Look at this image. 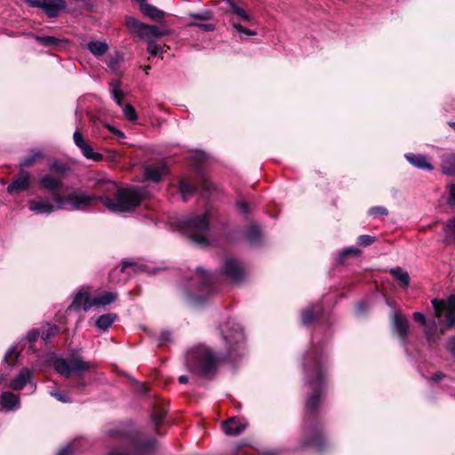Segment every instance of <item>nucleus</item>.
Segmentation results:
<instances>
[{"label": "nucleus", "instance_id": "nucleus-1", "mask_svg": "<svg viewBox=\"0 0 455 455\" xmlns=\"http://www.w3.org/2000/svg\"><path fill=\"white\" fill-rule=\"evenodd\" d=\"M144 196L143 189L125 188L116 190L114 199L107 196L91 195L82 190H75L65 196L60 192H53L51 202L46 198H36L28 201V209L37 215H49L58 210L89 211L101 202L113 212H127L133 211L141 203Z\"/></svg>", "mask_w": 455, "mask_h": 455}, {"label": "nucleus", "instance_id": "nucleus-2", "mask_svg": "<svg viewBox=\"0 0 455 455\" xmlns=\"http://www.w3.org/2000/svg\"><path fill=\"white\" fill-rule=\"evenodd\" d=\"M326 370V355L323 348L312 344L303 359L304 380L310 389L306 409L311 413L316 411L323 395Z\"/></svg>", "mask_w": 455, "mask_h": 455}, {"label": "nucleus", "instance_id": "nucleus-3", "mask_svg": "<svg viewBox=\"0 0 455 455\" xmlns=\"http://www.w3.org/2000/svg\"><path fill=\"white\" fill-rule=\"evenodd\" d=\"M53 366L58 373L66 378L71 375L77 378V382L73 385V388L76 390H82L87 385L83 378V373L94 369L93 363L85 361L78 355H72L68 358H56L53 362Z\"/></svg>", "mask_w": 455, "mask_h": 455}, {"label": "nucleus", "instance_id": "nucleus-4", "mask_svg": "<svg viewBox=\"0 0 455 455\" xmlns=\"http://www.w3.org/2000/svg\"><path fill=\"white\" fill-rule=\"evenodd\" d=\"M217 361V356L204 346L193 347L186 355L188 370L196 375L211 374L216 368Z\"/></svg>", "mask_w": 455, "mask_h": 455}, {"label": "nucleus", "instance_id": "nucleus-5", "mask_svg": "<svg viewBox=\"0 0 455 455\" xmlns=\"http://www.w3.org/2000/svg\"><path fill=\"white\" fill-rule=\"evenodd\" d=\"M189 238L196 244H210L208 238L209 217L207 213L188 218L182 221Z\"/></svg>", "mask_w": 455, "mask_h": 455}, {"label": "nucleus", "instance_id": "nucleus-6", "mask_svg": "<svg viewBox=\"0 0 455 455\" xmlns=\"http://www.w3.org/2000/svg\"><path fill=\"white\" fill-rule=\"evenodd\" d=\"M435 316L439 323L447 328L455 327V297L451 296L447 299H432Z\"/></svg>", "mask_w": 455, "mask_h": 455}, {"label": "nucleus", "instance_id": "nucleus-7", "mask_svg": "<svg viewBox=\"0 0 455 455\" xmlns=\"http://www.w3.org/2000/svg\"><path fill=\"white\" fill-rule=\"evenodd\" d=\"M224 340L229 345L228 356L231 357L233 352L240 349L241 344L244 339V334L242 327L238 323H232L221 331Z\"/></svg>", "mask_w": 455, "mask_h": 455}, {"label": "nucleus", "instance_id": "nucleus-8", "mask_svg": "<svg viewBox=\"0 0 455 455\" xmlns=\"http://www.w3.org/2000/svg\"><path fill=\"white\" fill-rule=\"evenodd\" d=\"M132 271L134 273L145 272L147 271V267L135 261L124 260L121 268L113 269L109 276L112 282H125Z\"/></svg>", "mask_w": 455, "mask_h": 455}, {"label": "nucleus", "instance_id": "nucleus-9", "mask_svg": "<svg viewBox=\"0 0 455 455\" xmlns=\"http://www.w3.org/2000/svg\"><path fill=\"white\" fill-rule=\"evenodd\" d=\"M156 445V441L154 438H148L141 443L132 441V447L130 453L123 452L120 451H113L109 452L108 455H147L155 450Z\"/></svg>", "mask_w": 455, "mask_h": 455}, {"label": "nucleus", "instance_id": "nucleus-10", "mask_svg": "<svg viewBox=\"0 0 455 455\" xmlns=\"http://www.w3.org/2000/svg\"><path fill=\"white\" fill-rule=\"evenodd\" d=\"M223 274L233 283H239L244 278V270L239 261L233 258L226 259Z\"/></svg>", "mask_w": 455, "mask_h": 455}, {"label": "nucleus", "instance_id": "nucleus-11", "mask_svg": "<svg viewBox=\"0 0 455 455\" xmlns=\"http://www.w3.org/2000/svg\"><path fill=\"white\" fill-rule=\"evenodd\" d=\"M392 324L397 332L399 339L403 346H406L407 339L410 333V323L408 319L401 312L392 314Z\"/></svg>", "mask_w": 455, "mask_h": 455}, {"label": "nucleus", "instance_id": "nucleus-12", "mask_svg": "<svg viewBox=\"0 0 455 455\" xmlns=\"http://www.w3.org/2000/svg\"><path fill=\"white\" fill-rule=\"evenodd\" d=\"M76 146L81 150L83 156L94 162H100L103 159L100 153L94 152L93 148L84 140L83 134L79 131H76L73 134Z\"/></svg>", "mask_w": 455, "mask_h": 455}, {"label": "nucleus", "instance_id": "nucleus-13", "mask_svg": "<svg viewBox=\"0 0 455 455\" xmlns=\"http://www.w3.org/2000/svg\"><path fill=\"white\" fill-rule=\"evenodd\" d=\"M93 307V298H90L88 289L81 288L74 296L72 304L68 309L74 308L75 310L84 309L89 311Z\"/></svg>", "mask_w": 455, "mask_h": 455}, {"label": "nucleus", "instance_id": "nucleus-14", "mask_svg": "<svg viewBox=\"0 0 455 455\" xmlns=\"http://www.w3.org/2000/svg\"><path fill=\"white\" fill-rule=\"evenodd\" d=\"M30 187V174L27 171H20L18 177L14 179L7 187L10 194L20 193L28 189Z\"/></svg>", "mask_w": 455, "mask_h": 455}, {"label": "nucleus", "instance_id": "nucleus-15", "mask_svg": "<svg viewBox=\"0 0 455 455\" xmlns=\"http://www.w3.org/2000/svg\"><path fill=\"white\" fill-rule=\"evenodd\" d=\"M196 278L200 282L198 291L209 294L212 291L211 286L216 281L217 275L207 273L202 267H197Z\"/></svg>", "mask_w": 455, "mask_h": 455}, {"label": "nucleus", "instance_id": "nucleus-16", "mask_svg": "<svg viewBox=\"0 0 455 455\" xmlns=\"http://www.w3.org/2000/svg\"><path fill=\"white\" fill-rule=\"evenodd\" d=\"M404 157L415 168L424 171H433L435 167L430 162V158L420 154L407 153Z\"/></svg>", "mask_w": 455, "mask_h": 455}, {"label": "nucleus", "instance_id": "nucleus-17", "mask_svg": "<svg viewBox=\"0 0 455 455\" xmlns=\"http://www.w3.org/2000/svg\"><path fill=\"white\" fill-rule=\"evenodd\" d=\"M168 173V168L165 164H151L145 168V178L146 180L153 182H158L164 176Z\"/></svg>", "mask_w": 455, "mask_h": 455}, {"label": "nucleus", "instance_id": "nucleus-18", "mask_svg": "<svg viewBox=\"0 0 455 455\" xmlns=\"http://www.w3.org/2000/svg\"><path fill=\"white\" fill-rule=\"evenodd\" d=\"M34 371L28 368H22L17 376L11 381L10 387L13 390H21L27 384L31 382Z\"/></svg>", "mask_w": 455, "mask_h": 455}, {"label": "nucleus", "instance_id": "nucleus-19", "mask_svg": "<svg viewBox=\"0 0 455 455\" xmlns=\"http://www.w3.org/2000/svg\"><path fill=\"white\" fill-rule=\"evenodd\" d=\"M66 7L67 4L64 0H44L43 10L50 18L59 16Z\"/></svg>", "mask_w": 455, "mask_h": 455}, {"label": "nucleus", "instance_id": "nucleus-20", "mask_svg": "<svg viewBox=\"0 0 455 455\" xmlns=\"http://www.w3.org/2000/svg\"><path fill=\"white\" fill-rule=\"evenodd\" d=\"M0 404L4 411H16L20 408V396L12 392H4L0 397Z\"/></svg>", "mask_w": 455, "mask_h": 455}, {"label": "nucleus", "instance_id": "nucleus-21", "mask_svg": "<svg viewBox=\"0 0 455 455\" xmlns=\"http://www.w3.org/2000/svg\"><path fill=\"white\" fill-rule=\"evenodd\" d=\"M222 427L226 435L235 436L245 429L246 425L239 422L235 418H231L222 423Z\"/></svg>", "mask_w": 455, "mask_h": 455}, {"label": "nucleus", "instance_id": "nucleus-22", "mask_svg": "<svg viewBox=\"0 0 455 455\" xmlns=\"http://www.w3.org/2000/svg\"><path fill=\"white\" fill-rule=\"evenodd\" d=\"M307 432L312 435V438L305 443V446L312 447L316 451H322L323 440L318 429L312 427H307Z\"/></svg>", "mask_w": 455, "mask_h": 455}, {"label": "nucleus", "instance_id": "nucleus-23", "mask_svg": "<svg viewBox=\"0 0 455 455\" xmlns=\"http://www.w3.org/2000/svg\"><path fill=\"white\" fill-rule=\"evenodd\" d=\"M39 184L43 188L52 191V194L53 192H59L62 187V183L59 179H56L48 174L40 178Z\"/></svg>", "mask_w": 455, "mask_h": 455}, {"label": "nucleus", "instance_id": "nucleus-24", "mask_svg": "<svg viewBox=\"0 0 455 455\" xmlns=\"http://www.w3.org/2000/svg\"><path fill=\"white\" fill-rule=\"evenodd\" d=\"M442 171L447 176L455 175V154H445L442 157Z\"/></svg>", "mask_w": 455, "mask_h": 455}, {"label": "nucleus", "instance_id": "nucleus-25", "mask_svg": "<svg viewBox=\"0 0 455 455\" xmlns=\"http://www.w3.org/2000/svg\"><path fill=\"white\" fill-rule=\"evenodd\" d=\"M117 319V315L113 313L104 314L98 317L95 322V326L102 331H106Z\"/></svg>", "mask_w": 455, "mask_h": 455}, {"label": "nucleus", "instance_id": "nucleus-26", "mask_svg": "<svg viewBox=\"0 0 455 455\" xmlns=\"http://www.w3.org/2000/svg\"><path fill=\"white\" fill-rule=\"evenodd\" d=\"M117 294L112 291H104L93 297V307H104L114 302Z\"/></svg>", "mask_w": 455, "mask_h": 455}, {"label": "nucleus", "instance_id": "nucleus-27", "mask_svg": "<svg viewBox=\"0 0 455 455\" xmlns=\"http://www.w3.org/2000/svg\"><path fill=\"white\" fill-rule=\"evenodd\" d=\"M320 312L321 307L318 304H314L310 307L305 309L301 314L302 323L304 325L310 324Z\"/></svg>", "mask_w": 455, "mask_h": 455}, {"label": "nucleus", "instance_id": "nucleus-28", "mask_svg": "<svg viewBox=\"0 0 455 455\" xmlns=\"http://www.w3.org/2000/svg\"><path fill=\"white\" fill-rule=\"evenodd\" d=\"M140 11L145 16L152 20H160L164 17V12L163 11L149 4H140Z\"/></svg>", "mask_w": 455, "mask_h": 455}, {"label": "nucleus", "instance_id": "nucleus-29", "mask_svg": "<svg viewBox=\"0 0 455 455\" xmlns=\"http://www.w3.org/2000/svg\"><path fill=\"white\" fill-rule=\"evenodd\" d=\"M390 273L394 277L400 282V285L403 288H407L410 285V275L407 271L400 267H392Z\"/></svg>", "mask_w": 455, "mask_h": 455}, {"label": "nucleus", "instance_id": "nucleus-30", "mask_svg": "<svg viewBox=\"0 0 455 455\" xmlns=\"http://www.w3.org/2000/svg\"><path fill=\"white\" fill-rule=\"evenodd\" d=\"M125 25L130 30H132L133 33H136L139 36H143L146 24L137 20L133 17H126Z\"/></svg>", "mask_w": 455, "mask_h": 455}, {"label": "nucleus", "instance_id": "nucleus-31", "mask_svg": "<svg viewBox=\"0 0 455 455\" xmlns=\"http://www.w3.org/2000/svg\"><path fill=\"white\" fill-rule=\"evenodd\" d=\"M87 47L88 50L97 57L104 55L108 49V44L101 41H91L88 43Z\"/></svg>", "mask_w": 455, "mask_h": 455}, {"label": "nucleus", "instance_id": "nucleus-32", "mask_svg": "<svg viewBox=\"0 0 455 455\" xmlns=\"http://www.w3.org/2000/svg\"><path fill=\"white\" fill-rule=\"evenodd\" d=\"M109 86L111 87V94L116 104L120 107L123 105V99L124 97V92L120 89L121 82L119 80H112L109 83Z\"/></svg>", "mask_w": 455, "mask_h": 455}, {"label": "nucleus", "instance_id": "nucleus-33", "mask_svg": "<svg viewBox=\"0 0 455 455\" xmlns=\"http://www.w3.org/2000/svg\"><path fill=\"white\" fill-rule=\"evenodd\" d=\"M60 331V328L57 325H51L47 323L41 331V338L43 340L47 341L51 338L56 336Z\"/></svg>", "mask_w": 455, "mask_h": 455}, {"label": "nucleus", "instance_id": "nucleus-34", "mask_svg": "<svg viewBox=\"0 0 455 455\" xmlns=\"http://www.w3.org/2000/svg\"><path fill=\"white\" fill-rule=\"evenodd\" d=\"M36 42L44 46H53L60 43V39L52 36H35Z\"/></svg>", "mask_w": 455, "mask_h": 455}, {"label": "nucleus", "instance_id": "nucleus-35", "mask_svg": "<svg viewBox=\"0 0 455 455\" xmlns=\"http://www.w3.org/2000/svg\"><path fill=\"white\" fill-rule=\"evenodd\" d=\"M188 17L198 21L211 20L213 18L212 11L205 9L199 12H190Z\"/></svg>", "mask_w": 455, "mask_h": 455}, {"label": "nucleus", "instance_id": "nucleus-36", "mask_svg": "<svg viewBox=\"0 0 455 455\" xmlns=\"http://www.w3.org/2000/svg\"><path fill=\"white\" fill-rule=\"evenodd\" d=\"M260 235H261L260 230H259V227H257L255 225H251L248 228L247 233H246V238L251 243H255L259 242L260 239Z\"/></svg>", "mask_w": 455, "mask_h": 455}, {"label": "nucleus", "instance_id": "nucleus-37", "mask_svg": "<svg viewBox=\"0 0 455 455\" xmlns=\"http://www.w3.org/2000/svg\"><path fill=\"white\" fill-rule=\"evenodd\" d=\"M179 188L184 200H187L196 191V188L189 184L188 182H187L186 180H181L180 182Z\"/></svg>", "mask_w": 455, "mask_h": 455}, {"label": "nucleus", "instance_id": "nucleus-38", "mask_svg": "<svg viewBox=\"0 0 455 455\" xmlns=\"http://www.w3.org/2000/svg\"><path fill=\"white\" fill-rule=\"evenodd\" d=\"M166 33L161 30L157 26L154 25H146L145 31L142 37H158L164 36Z\"/></svg>", "mask_w": 455, "mask_h": 455}, {"label": "nucleus", "instance_id": "nucleus-39", "mask_svg": "<svg viewBox=\"0 0 455 455\" xmlns=\"http://www.w3.org/2000/svg\"><path fill=\"white\" fill-rule=\"evenodd\" d=\"M229 6H230L231 11L234 13H235L236 15H238L239 17H241L243 20L248 21V22H253L254 21L253 17H251L249 14H247L245 12V11L243 8L239 7L236 4L230 3Z\"/></svg>", "mask_w": 455, "mask_h": 455}, {"label": "nucleus", "instance_id": "nucleus-40", "mask_svg": "<svg viewBox=\"0 0 455 455\" xmlns=\"http://www.w3.org/2000/svg\"><path fill=\"white\" fill-rule=\"evenodd\" d=\"M42 157V153L40 151H33L29 156L24 157L21 162L20 165L22 167L26 166H31L35 164V162Z\"/></svg>", "mask_w": 455, "mask_h": 455}, {"label": "nucleus", "instance_id": "nucleus-41", "mask_svg": "<svg viewBox=\"0 0 455 455\" xmlns=\"http://www.w3.org/2000/svg\"><path fill=\"white\" fill-rule=\"evenodd\" d=\"M123 113L129 121L134 122L138 118L136 110L131 104H126L123 107Z\"/></svg>", "mask_w": 455, "mask_h": 455}, {"label": "nucleus", "instance_id": "nucleus-42", "mask_svg": "<svg viewBox=\"0 0 455 455\" xmlns=\"http://www.w3.org/2000/svg\"><path fill=\"white\" fill-rule=\"evenodd\" d=\"M189 27H196L205 32H212L215 29L216 26L213 23H200L197 21H192L188 23Z\"/></svg>", "mask_w": 455, "mask_h": 455}, {"label": "nucleus", "instance_id": "nucleus-43", "mask_svg": "<svg viewBox=\"0 0 455 455\" xmlns=\"http://www.w3.org/2000/svg\"><path fill=\"white\" fill-rule=\"evenodd\" d=\"M148 52L150 53L151 56H156L159 53H163L162 47L153 40L148 41Z\"/></svg>", "mask_w": 455, "mask_h": 455}, {"label": "nucleus", "instance_id": "nucleus-44", "mask_svg": "<svg viewBox=\"0 0 455 455\" xmlns=\"http://www.w3.org/2000/svg\"><path fill=\"white\" fill-rule=\"evenodd\" d=\"M49 393L52 396L55 397L60 402L70 403L72 401L71 398L68 395L63 394L58 390L52 389V390H50Z\"/></svg>", "mask_w": 455, "mask_h": 455}, {"label": "nucleus", "instance_id": "nucleus-45", "mask_svg": "<svg viewBox=\"0 0 455 455\" xmlns=\"http://www.w3.org/2000/svg\"><path fill=\"white\" fill-rule=\"evenodd\" d=\"M369 214L373 217L386 216L387 215V210L383 206H374L369 210Z\"/></svg>", "mask_w": 455, "mask_h": 455}, {"label": "nucleus", "instance_id": "nucleus-46", "mask_svg": "<svg viewBox=\"0 0 455 455\" xmlns=\"http://www.w3.org/2000/svg\"><path fill=\"white\" fill-rule=\"evenodd\" d=\"M374 241H375V237L368 235H362L357 239V243L361 246L371 245Z\"/></svg>", "mask_w": 455, "mask_h": 455}, {"label": "nucleus", "instance_id": "nucleus-47", "mask_svg": "<svg viewBox=\"0 0 455 455\" xmlns=\"http://www.w3.org/2000/svg\"><path fill=\"white\" fill-rule=\"evenodd\" d=\"M234 28L240 34H244L246 36H255L257 33L252 31L239 23H233Z\"/></svg>", "mask_w": 455, "mask_h": 455}, {"label": "nucleus", "instance_id": "nucleus-48", "mask_svg": "<svg viewBox=\"0 0 455 455\" xmlns=\"http://www.w3.org/2000/svg\"><path fill=\"white\" fill-rule=\"evenodd\" d=\"M16 350H17V346L16 345H13L6 352L5 355H4V361L11 364L12 363V359L13 356H17V354H16Z\"/></svg>", "mask_w": 455, "mask_h": 455}, {"label": "nucleus", "instance_id": "nucleus-49", "mask_svg": "<svg viewBox=\"0 0 455 455\" xmlns=\"http://www.w3.org/2000/svg\"><path fill=\"white\" fill-rule=\"evenodd\" d=\"M359 252H360V251L355 247H347V248H345L342 250L339 257H340V259H343L344 257H346L347 255L356 256L359 254Z\"/></svg>", "mask_w": 455, "mask_h": 455}, {"label": "nucleus", "instance_id": "nucleus-50", "mask_svg": "<svg viewBox=\"0 0 455 455\" xmlns=\"http://www.w3.org/2000/svg\"><path fill=\"white\" fill-rule=\"evenodd\" d=\"M39 336H41V331L37 329H33L27 333L26 338L29 342H34Z\"/></svg>", "mask_w": 455, "mask_h": 455}, {"label": "nucleus", "instance_id": "nucleus-51", "mask_svg": "<svg viewBox=\"0 0 455 455\" xmlns=\"http://www.w3.org/2000/svg\"><path fill=\"white\" fill-rule=\"evenodd\" d=\"M447 202L450 205H455V183L449 186V198Z\"/></svg>", "mask_w": 455, "mask_h": 455}, {"label": "nucleus", "instance_id": "nucleus-52", "mask_svg": "<svg viewBox=\"0 0 455 455\" xmlns=\"http://www.w3.org/2000/svg\"><path fill=\"white\" fill-rule=\"evenodd\" d=\"M237 210L243 215L249 214V206L244 201H239L236 203Z\"/></svg>", "mask_w": 455, "mask_h": 455}, {"label": "nucleus", "instance_id": "nucleus-53", "mask_svg": "<svg viewBox=\"0 0 455 455\" xmlns=\"http://www.w3.org/2000/svg\"><path fill=\"white\" fill-rule=\"evenodd\" d=\"M171 340V333L164 331L159 337V345L163 346Z\"/></svg>", "mask_w": 455, "mask_h": 455}, {"label": "nucleus", "instance_id": "nucleus-54", "mask_svg": "<svg viewBox=\"0 0 455 455\" xmlns=\"http://www.w3.org/2000/svg\"><path fill=\"white\" fill-rule=\"evenodd\" d=\"M413 319L416 321V322H419L422 325H425L426 323H427V319H426V316L424 314L420 313V312H415L413 314Z\"/></svg>", "mask_w": 455, "mask_h": 455}, {"label": "nucleus", "instance_id": "nucleus-55", "mask_svg": "<svg viewBox=\"0 0 455 455\" xmlns=\"http://www.w3.org/2000/svg\"><path fill=\"white\" fill-rule=\"evenodd\" d=\"M26 3L30 7H38L43 9L44 0H26Z\"/></svg>", "mask_w": 455, "mask_h": 455}, {"label": "nucleus", "instance_id": "nucleus-56", "mask_svg": "<svg viewBox=\"0 0 455 455\" xmlns=\"http://www.w3.org/2000/svg\"><path fill=\"white\" fill-rule=\"evenodd\" d=\"M73 452V448L70 444L60 449L56 455H70Z\"/></svg>", "mask_w": 455, "mask_h": 455}, {"label": "nucleus", "instance_id": "nucleus-57", "mask_svg": "<svg viewBox=\"0 0 455 455\" xmlns=\"http://www.w3.org/2000/svg\"><path fill=\"white\" fill-rule=\"evenodd\" d=\"M108 129L111 132L116 134L118 138H120V139H124L125 138V135H124V133L122 131H120V130H118V129H116V128L111 126V125H108Z\"/></svg>", "mask_w": 455, "mask_h": 455}, {"label": "nucleus", "instance_id": "nucleus-58", "mask_svg": "<svg viewBox=\"0 0 455 455\" xmlns=\"http://www.w3.org/2000/svg\"><path fill=\"white\" fill-rule=\"evenodd\" d=\"M164 412L161 411L153 415V420L158 425L164 420Z\"/></svg>", "mask_w": 455, "mask_h": 455}, {"label": "nucleus", "instance_id": "nucleus-59", "mask_svg": "<svg viewBox=\"0 0 455 455\" xmlns=\"http://www.w3.org/2000/svg\"><path fill=\"white\" fill-rule=\"evenodd\" d=\"M445 227L452 232L455 237V217L448 220L445 224Z\"/></svg>", "mask_w": 455, "mask_h": 455}, {"label": "nucleus", "instance_id": "nucleus-60", "mask_svg": "<svg viewBox=\"0 0 455 455\" xmlns=\"http://www.w3.org/2000/svg\"><path fill=\"white\" fill-rule=\"evenodd\" d=\"M203 188L205 191L211 192L212 185L206 180H204L203 181Z\"/></svg>", "mask_w": 455, "mask_h": 455}, {"label": "nucleus", "instance_id": "nucleus-61", "mask_svg": "<svg viewBox=\"0 0 455 455\" xmlns=\"http://www.w3.org/2000/svg\"><path fill=\"white\" fill-rule=\"evenodd\" d=\"M444 378V374L438 372L432 376V379L435 382L441 381Z\"/></svg>", "mask_w": 455, "mask_h": 455}, {"label": "nucleus", "instance_id": "nucleus-62", "mask_svg": "<svg viewBox=\"0 0 455 455\" xmlns=\"http://www.w3.org/2000/svg\"><path fill=\"white\" fill-rule=\"evenodd\" d=\"M188 377H187V376H185V375H181V376H180V378H179V382H180V384H186V383H188Z\"/></svg>", "mask_w": 455, "mask_h": 455}, {"label": "nucleus", "instance_id": "nucleus-63", "mask_svg": "<svg viewBox=\"0 0 455 455\" xmlns=\"http://www.w3.org/2000/svg\"><path fill=\"white\" fill-rule=\"evenodd\" d=\"M107 184H108V187H110L111 188L116 189V184H115L114 182H112V181H108Z\"/></svg>", "mask_w": 455, "mask_h": 455}, {"label": "nucleus", "instance_id": "nucleus-64", "mask_svg": "<svg viewBox=\"0 0 455 455\" xmlns=\"http://www.w3.org/2000/svg\"><path fill=\"white\" fill-rule=\"evenodd\" d=\"M261 455H277V454L274 451H266V452H263Z\"/></svg>", "mask_w": 455, "mask_h": 455}]
</instances>
